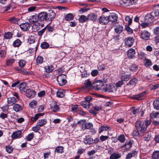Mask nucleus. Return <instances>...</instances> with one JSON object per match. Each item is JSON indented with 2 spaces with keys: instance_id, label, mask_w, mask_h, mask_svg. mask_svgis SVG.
<instances>
[{
  "instance_id": "nucleus-24",
  "label": "nucleus",
  "mask_w": 159,
  "mask_h": 159,
  "mask_svg": "<svg viewBox=\"0 0 159 159\" xmlns=\"http://www.w3.org/2000/svg\"><path fill=\"white\" fill-rule=\"evenodd\" d=\"M92 87V84L89 80H87L85 81L84 83V86L83 88L84 89H89Z\"/></svg>"
},
{
  "instance_id": "nucleus-61",
  "label": "nucleus",
  "mask_w": 159,
  "mask_h": 159,
  "mask_svg": "<svg viewBox=\"0 0 159 159\" xmlns=\"http://www.w3.org/2000/svg\"><path fill=\"white\" fill-rule=\"evenodd\" d=\"M47 27H45L43 29L38 32V35L39 36H41L44 33Z\"/></svg>"
},
{
  "instance_id": "nucleus-58",
  "label": "nucleus",
  "mask_w": 159,
  "mask_h": 159,
  "mask_svg": "<svg viewBox=\"0 0 159 159\" xmlns=\"http://www.w3.org/2000/svg\"><path fill=\"white\" fill-rule=\"evenodd\" d=\"M26 62L24 60H20L19 62V66L21 68H23L25 66Z\"/></svg>"
},
{
  "instance_id": "nucleus-48",
  "label": "nucleus",
  "mask_w": 159,
  "mask_h": 159,
  "mask_svg": "<svg viewBox=\"0 0 159 159\" xmlns=\"http://www.w3.org/2000/svg\"><path fill=\"white\" fill-rule=\"evenodd\" d=\"M85 126L86 129H91L93 128V125L92 123H86L85 124Z\"/></svg>"
},
{
  "instance_id": "nucleus-45",
  "label": "nucleus",
  "mask_w": 159,
  "mask_h": 159,
  "mask_svg": "<svg viewBox=\"0 0 159 159\" xmlns=\"http://www.w3.org/2000/svg\"><path fill=\"white\" fill-rule=\"evenodd\" d=\"M80 71L82 73V78H86L89 75V74L87 73V71L85 70H80Z\"/></svg>"
},
{
  "instance_id": "nucleus-51",
  "label": "nucleus",
  "mask_w": 159,
  "mask_h": 159,
  "mask_svg": "<svg viewBox=\"0 0 159 159\" xmlns=\"http://www.w3.org/2000/svg\"><path fill=\"white\" fill-rule=\"evenodd\" d=\"M152 64L151 61L148 59H145V65L146 66H149L152 65Z\"/></svg>"
},
{
  "instance_id": "nucleus-41",
  "label": "nucleus",
  "mask_w": 159,
  "mask_h": 159,
  "mask_svg": "<svg viewBox=\"0 0 159 159\" xmlns=\"http://www.w3.org/2000/svg\"><path fill=\"white\" fill-rule=\"evenodd\" d=\"M43 59L42 57L38 56L36 58V62L38 64H41L43 62Z\"/></svg>"
},
{
  "instance_id": "nucleus-8",
  "label": "nucleus",
  "mask_w": 159,
  "mask_h": 159,
  "mask_svg": "<svg viewBox=\"0 0 159 159\" xmlns=\"http://www.w3.org/2000/svg\"><path fill=\"white\" fill-rule=\"evenodd\" d=\"M25 93L26 96L27 97L30 98L34 97L35 94V91L30 89H28Z\"/></svg>"
},
{
  "instance_id": "nucleus-5",
  "label": "nucleus",
  "mask_w": 159,
  "mask_h": 159,
  "mask_svg": "<svg viewBox=\"0 0 159 159\" xmlns=\"http://www.w3.org/2000/svg\"><path fill=\"white\" fill-rule=\"evenodd\" d=\"M49 22H51L53 20L56 16V14L52 10H49L47 13Z\"/></svg>"
},
{
  "instance_id": "nucleus-19",
  "label": "nucleus",
  "mask_w": 159,
  "mask_h": 159,
  "mask_svg": "<svg viewBox=\"0 0 159 159\" xmlns=\"http://www.w3.org/2000/svg\"><path fill=\"white\" fill-rule=\"evenodd\" d=\"M16 102V99L14 97L9 98H7V103L9 106L13 105Z\"/></svg>"
},
{
  "instance_id": "nucleus-2",
  "label": "nucleus",
  "mask_w": 159,
  "mask_h": 159,
  "mask_svg": "<svg viewBox=\"0 0 159 159\" xmlns=\"http://www.w3.org/2000/svg\"><path fill=\"white\" fill-rule=\"evenodd\" d=\"M66 77V76L64 74L60 75L57 76V80L60 86H63L66 83L67 81L65 79Z\"/></svg>"
},
{
  "instance_id": "nucleus-39",
  "label": "nucleus",
  "mask_w": 159,
  "mask_h": 159,
  "mask_svg": "<svg viewBox=\"0 0 159 159\" xmlns=\"http://www.w3.org/2000/svg\"><path fill=\"white\" fill-rule=\"evenodd\" d=\"M152 157L153 159H158L159 158V151H155L153 153Z\"/></svg>"
},
{
  "instance_id": "nucleus-34",
  "label": "nucleus",
  "mask_w": 159,
  "mask_h": 159,
  "mask_svg": "<svg viewBox=\"0 0 159 159\" xmlns=\"http://www.w3.org/2000/svg\"><path fill=\"white\" fill-rule=\"evenodd\" d=\"M79 21L81 23H84L87 20H88L87 17L84 15H81L79 18Z\"/></svg>"
},
{
  "instance_id": "nucleus-30",
  "label": "nucleus",
  "mask_w": 159,
  "mask_h": 159,
  "mask_svg": "<svg viewBox=\"0 0 159 159\" xmlns=\"http://www.w3.org/2000/svg\"><path fill=\"white\" fill-rule=\"evenodd\" d=\"M80 104L84 108L86 109L89 108L90 106V103L87 102L85 101L81 102H80Z\"/></svg>"
},
{
  "instance_id": "nucleus-52",
  "label": "nucleus",
  "mask_w": 159,
  "mask_h": 159,
  "mask_svg": "<svg viewBox=\"0 0 159 159\" xmlns=\"http://www.w3.org/2000/svg\"><path fill=\"white\" fill-rule=\"evenodd\" d=\"M118 140L121 143H124L125 141V138L124 135L122 134L118 137Z\"/></svg>"
},
{
  "instance_id": "nucleus-53",
  "label": "nucleus",
  "mask_w": 159,
  "mask_h": 159,
  "mask_svg": "<svg viewBox=\"0 0 159 159\" xmlns=\"http://www.w3.org/2000/svg\"><path fill=\"white\" fill-rule=\"evenodd\" d=\"M34 137L33 133H31L29 134L26 138V140L28 141H30Z\"/></svg>"
},
{
  "instance_id": "nucleus-14",
  "label": "nucleus",
  "mask_w": 159,
  "mask_h": 159,
  "mask_svg": "<svg viewBox=\"0 0 159 159\" xmlns=\"http://www.w3.org/2000/svg\"><path fill=\"white\" fill-rule=\"evenodd\" d=\"M141 38L143 39L147 40H148L150 37V34L146 30H144L141 33Z\"/></svg>"
},
{
  "instance_id": "nucleus-15",
  "label": "nucleus",
  "mask_w": 159,
  "mask_h": 159,
  "mask_svg": "<svg viewBox=\"0 0 159 159\" xmlns=\"http://www.w3.org/2000/svg\"><path fill=\"white\" fill-rule=\"evenodd\" d=\"M111 130V128L110 127L107 125H104L102 126L99 127L98 129V131L99 133H100L104 130L109 132V131Z\"/></svg>"
},
{
  "instance_id": "nucleus-37",
  "label": "nucleus",
  "mask_w": 159,
  "mask_h": 159,
  "mask_svg": "<svg viewBox=\"0 0 159 159\" xmlns=\"http://www.w3.org/2000/svg\"><path fill=\"white\" fill-rule=\"evenodd\" d=\"M22 42L19 39H17L13 43V45L14 47H19L21 44Z\"/></svg>"
},
{
  "instance_id": "nucleus-10",
  "label": "nucleus",
  "mask_w": 159,
  "mask_h": 159,
  "mask_svg": "<svg viewBox=\"0 0 159 159\" xmlns=\"http://www.w3.org/2000/svg\"><path fill=\"white\" fill-rule=\"evenodd\" d=\"M94 84L95 89L98 90L101 89L103 85V82L101 80L96 81L94 82Z\"/></svg>"
},
{
  "instance_id": "nucleus-7",
  "label": "nucleus",
  "mask_w": 159,
  "mask_h": 159,
  "mask_svg": "<svg viewBox=\"0 0 159 159\" xmlns=\"http://www.w3.org/2000/svg\"><path fill=\"white\" fill-rule=\"evenodd\" d=\"M107 18L109 21L113 23L115 22L117 20L118 17L117 15L113 13H111Z\"/></svg>"
},
{
  "instance_id": "nucleus-55",
  "label": "nucleus",
  "mask_w": 159,
  "mask_h": 159,
  "mask_svg": "<svg viewBox=\"0 0 159 159\" xmlns=\"http://www.w3.org/2000/svg\"><path fill=\"white\" fill-rule=\"evenodd\" d=\"M12 36V33L10 32H8L4 35V38L7 39H10Z\"/></svg>"
},
{
  "instance_id": "nucleus-28",
  "label": "nucleus",
  "mask_w": 159,
  "mask_h": 159,
  "mask_svg": "<svg viewBox=\"0 0 159 159\" xmlns=\"http://www.w3.org/2000/svg\"><path fill=\"white\" fill-rule=\"evenodd\" d=\"M130 70L134 72L138 71V68L137 65L135 64H132L129 68Z\"/></svg>"
},
{
  "instance_id": "nucleus-11",
  "label": "nucleus",
  "mask_w": 159,
  "mask_h": 159,
  "mask_svg": "<svg viewBox=\"0 0 159 159\" xmlns=\"http://www.w3.org/2000/svg\"><path fill=\"white\" fill-rule=\"evenodd\" d=\"M30 24L29 23H22L20 25L21 29L24 31L28 30L30 27Z\"/></svg>"
},
{
  "instance_id": "nucleus-16",
  "label": "nucleus",
  "mask_w": 159,
  "mask_h": 159,
  "mask_svg": "<svg viewBox=\"0 0 159 159\" xmlns=\"http://www.w3.org/2000/svg\"><path fill=\"white\" fill-rule=\"evenodd\" d=\"M138 81V80L136 77H134L131 79L126 84V85H132L134 86L137 83Z\"/></svg>"
},
{
  "instance_id": "nucleus-59",
  "label": "nucleus",
  "mask_w": 159,
  "mask_h": 159,
  "mask_svg": "<svg viewBox=\"0 0 159 159\" xmlns=\"http://www.w3.org/2000/svg\"><path fill=\"white\" fill-rule=\"evenodd\" d=\"M32 130L34 131L37 132L40 129V127L38 125H36L35 126L33 127Z\"/></svg>"
},
{
  "instance_id": "nucleus-27",
  "label": "nucleus",
  "mask_w": 159,
  "mask_h": 159,
  "mask_svg": "<svg viewBox=\"0 0 159 159\" xmlns=\"http://www.w3.org/2000/svg\"><path fill=\"white\" fill-rule=\"evenodd\" d=\"M121 155L118 153H114L111 154L110 157V159H118Z\"/></svg>"
},
{
  "instance_id": "nucleus-23",
  "label": "nucleus",
  "mask_w": 159,
  "mask_h": 159,
  "mask_svg": "<svg viewBox=\"0 0 159 159\" xmlns=\"http://www.w3.org/2000/svg\"><path fill=\"white\" fill-rule=\"evenodd\" d=\"M146 93V91H144L143 93H139L138 95H134L133 98L137 100H140L142 99V97L145 95Z\"/></svg>"
},
{
  "instance_id": "nucleus-64",
  "label": "nucleus",
  "mask_w": 159,
  "mask_h": 159,
  "mask_svg": "<svg viewBox=\"0 0 159 159\" xmlns=\"http://www.w3.org/2000/svg\"><path fill=\"white\" fill-rule=\"evenodd\" d=\"M108 136L101 135L99 138L100 140L101 141H104L108 139Z\"/></svg>"
},
{
  "instance_id": "nucleus-50",
  "label": "nucleus",
  "mask_w": 159,
  "mask_h": 159,
  "mask_svg": "<svg viewBox=\"0 0 159 159\" xmlns=\"http://www.w3.org/2000/svg\"><path fill=\"white\" fill-rule=\"evenodd\" d=\"M49 46V45L48 43L46 42H43L41 44V47L43 49L47 48Z\"/></svg>"
},
{
  "instance_id": "nucleus-9",
  "label": "nucleus",
  "mask_w": 159,
  "mask_h": 159,
  "mask_svg": "<svg viewBox=\"0 0 159 159\" xmlns=\"http://www.w3.org/2000/svg\"><path fill=\"white\" fill-rule=\"evenodd\" d=\"M108 18L102 15L100 16L98 19V22L101 25H105L108 23Z\"/></svg>"
},
{
  "instance_id": "nucleus-49",
  "label": "nucleus",
  "mask_w": 159,
  "mask_h": 159,
  "mask_svg": "<svg viewBox=\"0 0 159 159\" xmlns=\"http://www.w3.org/2000/svg\"><path fill=\"white\" fill-rule=\"evenodd\" d=\"M57 96L59 98H62L64 96V93L61 90H58L57 92Z\"/></svg>"
},
{
  "instance_id": "nucleus-21",
  "label": "nucleus",
  "mask_w": 159,
  "mask_h": 159,
  "mask_svg": "<svg viewBox=\"0 0 159 159\" xmlns=\"http://www.w3.org/2000/svg\"><path fill=\"white\" fill-rule=\"evenodd\" d=\"M21 131L20 130L13 132L11 135V138L13 139H15L20 137L21 136Z\"/></svg>"
},
{
  "instance_id": "nucleus-12",
  "label": "nucleus",
  "mask_w": 159,
  "mask_h": 159,
  "mask_svg": "<svg viewBox=\"0 0 159 159\" xmlns=\"http://www.w3.org/2000/svg\"><path fill=\"white\" fill-rule=\"evenodd\" d=\"M51 109L52 111L56 112L59 110V107L56 102H53L50 106Z\"/></svg>"
},
{
  "instance_id": "nucleus-60",
  "label": "nucleus",
  "mask_w": 159,
  "mask_h": 159,
  "mask_svg": "<svg viewBox=\"0 0 159 159\" xmlns=\"http://www.w3.org/2000/svg\"><path fill=\"white\" fill-rule=\"evenodd\" d=\"M13 148L11 146H8L6 147V150L7 152L9 153L12 152L13 151Z\"/></svg>"
},
{
  "instance_id": "nucleus-62",
  "label": "nucleus",
  "mask_w": 159,
  "mask_h": 159,
  "mask_svg": "<svg viewBox=\"0 0 159 159\" xmlns=\"http://www.w3.org/2000/svg\"><path fill=\"white\" fill-rule=\"evenodd\" d=\"M9 106L7 105H5L3 107H1L2 111L4 112L7 111L9 109Z\"/></svg>"
},
{
  "instance_id": "nucleus-4",
  "label": "nucleus",
  "mask_w": 159,
  "mask_h": 159,
  "mask_svg": "<svg viewBox=\"0 0 159 159\" xmlns=\"http://www.w3.org/2000/svg\"><path fill=\"white\" fill-rule=\"evenodd\" d=\"M134 42V39L133 37H128L125 39V44L129 47H131Z\"/></svg>"
},
{
  "instance_id": "nucleus-63",
  "label": "nucleus",
  "mask_w": 159,
  "mask_h": 159,
  "mask_svg": "<svg viewBox=\"0 0 159 159\" xmlns=\"http://www.w3.org/2000/svg\"><path fill=\"white\" fill-rule=\"evenodd\" d=\"M9 21L13 23H16L18 21V19L14 17H13L9 19Z\"/></svg>"
},
{
  "instance_id": "nucleus-13",
  "label": "nucleus",
  "mask_w": 159,
  "mask_h": 159,
  "mask_svg": "<svg viewBox=\"0 0 159 159\" xmlns=\"http://www.w3.org/2000/svg\"><path fill=\"white\" fill-rule=\"evenodd\" d=\"M39 20V18L38 16V15H34L32 16H30L29 19V22L32 24L37 23Z\"/></svg>"
},
{
  "instance_id": "nucleus-56",
  "label": "nucleus",
  "mask_w": 159,
  "mask_h": 159,
  "mask_svg": "<svg viewBox=\"0 0 159 159\" xmlns=\"http://www.w3.org/2000/svg\"><path fill=\"white\" fill-rule=\"evenodd\" d=\"M37 9V7L34 6H32L29 7L27 10L28 12H32Z\"/></svg>"
},
{
  "instance_id": "nucleus-42",
  "label": "nucleus",
  "mask_w": 159,
  "mask_h": 159,
  "mask_svg": "<svg viewBox=\"0 0 159 159\" xmlns=\"http://www.w3.org/2000/svg\"><path fill=\"white\" fill-rule=\"evenodd\" d=\"M153 17L150 15H148L145 17V20L146 22L148 21V22H151L152 20Z\"/></svg>"
},
{
  "instance_id": "nucleus-20",
  "label": "nucleus",
  "mask_w": 159,
  "mask_h": 159,
  "mask_svg": "<svg viewBox=\"0 0 159 159\" xmlns=\"http://www.w3.org/2000/svg\"><path fill=\"white\" fill-rule=\"evenodd\" d=\"M93 139L89 136L85 137L84 139V143L85 144H90L93 143Z\"/></svg>"
},
{
  "instance_id": "nucleus-47",
  "label": "nucleus",
  "mask_w": 159,
  "mask_h": 159,
  "mask_svg": "<svg viewBox=\"0 0 159 159\" xmlns=\"http://www.w3.org/2000/svg\"><path fill=\"white\" fill-rule=\"evenodd\" d=\"M155 10L154 15L155 16H159V5L155 7Z\"/></svg>"
},
{
  "instance_id": "nucleus-6",
  "label": "nucleus",
  "mask_w": 159,
  "mask_h": 159,
  "mask_svg": "<svg viewBox=\"0 0 159 159\" xmlns=\"http://www.w3.org/2000/svg\"><path fill=\"white\" fill-rule=\"evenodd\" d=\"M26 85V84L25 83L23 82L21 83L20 85L18 86V88L21 93L23 92L25 93L26 91L28 89V88Z\"/></svg>"
},
{
  "instance_id": "nucleus-3",
  "label": "nucleus",
  "mask_w": 159,
  "mask_h": 159,
  "mask_svg": "<svg viewBox=\"0 0 159 159\" xmlns=\"http://www.w3.org/2000/svg\"><path fill=\"white\" fill-rule=\"evenodd\" d=\"M39 20L43 22H49L47 13L45 11L41 12L38 14Z\"/></svg>"
},
{
  "instance_id": "nucleus-35",
  "label": "nucleus",
  "mask_w": 159,
  "mask_h": 159,
  "mask_svg": "<svg viewBox=\"0 0 159 159\" xmlns=\"http://www.w3.org/2000/svg\"><path fill=\"white\" fill-rule=\"evenodd\" d=\"M153 106L154 109L159 110V100H155L153 102Z\"/></svg>"
},
{
  "instance_id": "nucleus-25",
  "label": "nucleus",
  "mask_w": 159,
  "mask_h": 159,
  "mask_svg": "<svg viewBox=\"0 0 159 159\" xmlns=\"http://www.w3.org/2000/svg\"><path fill=\"white\" fill-rule=\"evenodd\" d=\"M22 109L21 106L18 104H14L13 107V110L16 112H18L22 110Z\"/></svg>"
},
{
  "instance_id": "nucleus-17",
  "label": "nucleus",
  "mask_w": 159,
  "mask_h": 159,
  "mask_svg": "<svg viewBox=\"0 0 159 159\" xmlns=\"http://www.w3.org/2000/svg\"><path fill=\"white\" fill-rule=\"evenodd\" d=\"M97 17V15L93 13H90L87 16L88 20H92L93 22L96 20Z\"/></svg>"
},
{
  "instance_id": "nucleus-33",
  "label": "nucleus",
  "mask_w": 159,
  "mask_h": 159,
  "mask_svg": "<svg viewBox=\"0 0 159 159\" xmlns=\"http://www.w3.org/2000/svg\"><path fill=\"white\" fill-rule=\"evenodd\" d=\"M43 115L42 113H38L36 114L34 116L32 117L31 118V120L33 122H34L36 121V120L38 119L39 116Z\"/></svg>"
},
{
  "instance_id": "nucleus-57",
  "label": "nucleus",
  "mask_w": 159,
  "mask_h": 159,
  "mask_svg": "<svg viewBox=\"0 0 159 159\" xmlns=\"http://www.w3.org/2000/svg\"><path fill=\"white\" fill-rule=\"evenodd\" d=\"M132 146V144L129 141L125 144L123 147H125L127 149H129Z\"/></svg>"
},
{
  "instance_id": "nucleus-38",
  "label": "nucleus",
  "mask_w": 159,
  "mask_h": 159,
  "mask_svg": "<svg viewBox=\"0 0 159 159\" xmlns=\"http://www.w3.org/2000/svg\"><path fill=\"white\" fill-rule=\"evenodd\" d=\"M35 37L34 36L31 35L28 39V43L30 44H33L35 43Z\"/></svg>"
},
{
  "instance_id": "nucleus-26",
  "label": "nucleus",
  "mask_w": 159,
  "mask_h": 159,
  "mask_svg": "<svg viewBox=\"0 0 159 159\" xmlns=\"http://www.w3.org/2000/svg\"><path fill=\"white\" fill-rule=\"evenodd\" d=\"M47 123V120L45 119H40L37 122V124L40 127H42L44 125Z\"/></svg>"
},
{
  "instance_id": "nucleus-40",
  "label": "nucleus",
  "mask_w": 159,
  "mask_h": 159,
  "mask_svg": "<svg viewBox=\"0 0 159 159\" xmlns=\"http://www.w3.org/2000/svg\"><path fill=\"white\" fill-rule=\"evenodd\" d=\"M55 152L57 153H61L63 152V148L61 146H58L56 148Z\"/></svg>"
},
{
  "instance_id": "nucleus-36",
  "label": "nucleus",
  "mask_w": 159,
  "mask_h": 159,
  "mask_svg": "<svg viewBox=\"0 0 159 159\" xmlns=\"http://www.w3.org/2000/svg\"><path fill=\"white\" fill-rule=\"evenodd\" d=\"M65 19L67 21H70L74 19L73 15L70 13L68 14L65 16Z\"/></svg>"
},
{
  "instance_id": "nucleus-1",
  "label": "nucleus",
  "mask_w": 159,
  "mask_h": 159,
  "mask_svg": "<svg viewBox=\"0 0 159 159\" xmlns=\"http://www.w3.org/2000/svg\"><path fill=\"white\" fill-rule=\"evenodd\" d=\"M135 126L137 129L142 133H143L146 129V126L144 125V123L139 121H136Z\"/></svg>"
},
{
  "instance_id": "nucleus-18",
  "label": "nucleus",
  "mask_w": 159,
  "mask_h": 159,
  "mask_svg": "<svg viewBox=\"0 0 159 159\" xmlns=\"http://www.w3.org/2000/svg\"><path fill=\"white\" fill-rule=\"evenodd\" d=\"M131 77V75L130 74H122L120 78L121 80L123 81H127Z\"/></svg>"
},
{
  "instance_id": "nucleus-32",
  "label": "nucleus",
  "mask_w": 159,
  "mask_h": 159,
  "mask_svg": "<svg viewBox=\"0 0 159 159\" xmlns=\"http://www.w3.org/2000/svg\"><path fill=\"white\" fill-rule=\"evenodd\" d=\"M15 61L14 59H9L6 61V65L7 66H11L14 62Z\"/></svg>"
},
{
  "instance_id": "nucleus-46",
  "label": "nucleus",
  "mask_w": 159,
  "mask_h": 159,
  "mask_svg": "<svg viewBox=\"0 0 159 159\" xmlns=\"http://www.w3.org/2000/svg\"><path fill=\"white\" fill-rule=\"evenodd\" d=\"M37 102L35 100H33L30 102L29 105L30 107L32 108L34 107L37 106Z\"/></svg>"
},
{
  "instance_id": "nucleus-29",
  "label": "nucleus",
  "mask_w": 159,
  "mask_h": 159,
  "mask_svg": "<svg viewBox=\"0 0 159 159\" xmlns=\"http://www.w3.org/2000/svg\"><path fill=\"white\" fill-rule=\"evenodd\" d=\"M123 30V28L122 26L118 25L115 28V31L117 34H120Z\"/></svg>"
},
{
  "instance_id": "nucleus-43",
  "label": "nucleus",
  "mask_w": 159,
  "mask_h": 159,
  "mask_svg": "<svg viewBox=\"0 0 159 159\" xmlns=\"http://www.w3.org/2000/svg\"><path fill=\"white\" fill-rule=\"evenodd\" d=\"M129 0H120L119 3L121 5H124L125 6H129Z\"/></svg>"
},
{
  "instance_id": "nucleus-31",
  "label": "nucleus",
  "mask_w": 159,
  "mask_h": 159,
  "mask_svg": "<svg viewBox=\"0 0 159 159\" xmlns=\"http://www.w3.org/2000/svg\"><path fill=\"white\" fill-rule=\"evenodd\" d=\"M44 69L45 71L48 73L51 72L54 70V67L52 65L46 66L44 67Z\"/></svg>"
},
{
  "instance_id": "nucleus-22",
  "label": "nucleus",
  "mask_w": 159,
  "mask_h": 159,
  "mask_svg": "<svg viewBox=\"0 0 159 159\" xmlns=\"http://www.w3.org/2000/svg\"><path fill=\"white\" fill-rule=\"evenodd\" d=\"M135 50L132 48L130 49L128 51V57L130 58H133L135 56Z\"/></svg>"
},
{
  "instance_id": "nucleus-44",
  "label": "nucleus",
  "mask_w": 159,
  "mask_h": 159,
  "mask_svg": "<svg viewBox=\"0 0 159 159\" xmlns=\"http://www.w3.org/2000/svg\"><path fill=\"white\" fill-rule=\"evenodd\" d=\"M125 21L129 25H130L132 22V19L129 16H126L125 19Z\"/></svg>"
},
{
  "instance_id": "nucleus-54",
  "label": "nucleus",
  "mask_w": 159,
  "mask_h": 159,
  "mask_svg": "<svg viewBox=\"0 0 159 159\" xmlns=\"http://www.w3.org/2000/svg\"><path fill=\"white\" fill-rule=\"evenodd\" d=\"M6 55V51L5 50H0V57L4 59Z\"/></svg>"
}]
</instances>
